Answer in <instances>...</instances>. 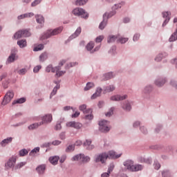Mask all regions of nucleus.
<instances>
[{"mask_svg": "<svg viewBox=\"0 0 177 177\" xmlns=\"http://www.w3.org/2000/svg\"><path fill=\"white\" fill-rule=\"evenodd\" d=\"M59 156H51L49 158V161L53 165H56L59 162Z\"/></svg>", "mask_w": 177, "mask_h": 177, "instance_id": "obj_19", "label": "nucleus"}, {"mask_svg": "<svg viewBox=\"0 0 177 177\" xmlns=\"http://www.w3.org/2000/svg\"><path fill=\"white\" fill-rule=\"evenodd\" d=\"M41 66H37L34 68L33 71H34V73H38L39 71V70H41Z\"/></svg>", "mask_w": 177, "mask_h": 177, "instance_id": "obj_56", "label": "nucleus"}, {"mask_svg": "<svg viewBox=\"0 0 177 177\" xmlns=\"http://www.w3.org/2000/svg\"><path fill=\"white\" fill-rule=\"evenodd\" d=\"M92 141L91 140H86V142L84 143V145L88 150H92L93 149V145H91Z\"/></svg>", "mask_w": 177, "mask_h": 177, "instance_id": "obj_20", "label": "nucleus"}, {"mask_svg": "<svg viewBox=\"0 0 177 177\" xmlns=\"http://www.w3.org/2000/svg\"><path fill=\"white\" fill-rule=\"evenodd\" d=\"M55 129L57 131H59V129H62V124H57V125L55 126Z\"/></svg>", "mask_w": 177, "mask_h": 177, "instance_id": "obj_62", "label": "nucleus"}, {"mask_svg": "<svg viewBox=\"0 0 177 177\" xmlns=\"http://www.w3.org/2000/svg\"><path fill=\"white\" fill-rule=\"evenodd\" d=\"M93 86H95V84L93 83L88 82L86 87L84 88V91H89V89L93 88Z\"/></svg>", "mask_w": 177, "mask_h": 177, "instance_id": "obj_34", "label": "nucleus"}, {"mask_svg": "<svg viewBox=\"0 0 177 177\" xmlns=\"http://www.w3.org/2000/svg\"><path fill=\"white\" fill-rule=\"evenodd\" d=\"M109 17H111V16L109 15L107 17V13H105L104 15V20L103 21H102L100 24V26H99V28L100 30H103L104 29V27H106V26L107 25V19Z\"/></svg>", "mask_w": 177, "mask_h": 177, "instance_id": "obj_13", "label": "nucleus"}, {"mask_svg": "<svg viewBox=\"0 0 177 177\" xmlns=\"http://www.w3.org/2000/svg\"><path fill=\"white\" fill-rule=\"evenodd\" d=\"M16 52H17V50H15L14 51L13 50L11 51V54L8 58L7 63H13V62H15V60L17 57Z\"/></svg>", "mask_w": 177, "mask_h": 177, "instance_id": "obj_16", "label": "nucleus"}, {"mask_svg": "<svg viewBox=\"0 0 177 177\" xmlns=\"http://www.w3.org/2000/svg\"><path fill=\"white\" fill-rule=\"evenodd\" d=\"M118 38L116 36H109L108 38V43L110 44L111 42H114Z\"/></svg>", "mask_w": 177, "mask_h": 177, "instance_id": "obj_40", "label": "nucleus"}, {"mask_svg": "<svg viewBox=\"0 0 177 177\" xmlns=\"http://www.w3.org/2000/svg\"><path fill=\"white\" fill-rule=\"evenodd\" d=\"M113 77H114L113 73H108L105 74V80H111V78H113Z\"/></svg>", "mask_w": 177, "mask_h": 177, "instance_id": "obj_42", "label": "nucleus"}, {"mask_svg": "<svg viewBox=\"0 0 177 177\" xmlns=\"http://www.w3.org/2000/svg\"><path fill=\"white\" fill-rule=\"evenodd\" d=\"M109 121L107 120H102L100 122V131L101 132H109L110 131V127H109Z\"/></svg>", "mask_w": 177, "mask_h": 177, "instance_id": "obj_9", "label": "nucleus"}, {"mask_svg": "<svg viewBox=\"0 0 177 177\" xmlns=\"http://www.w3.org/2000/svg\"><path fill=\"white\" fill-rule=\"evenodd\" d=\"M15 93L13 92L9 91L8 92L5 97L4 99L2 102L3 106H6V104H8V103H10V100H12V98L14 97Z\"/></svg>", "mask_w": 177, "mask_h": 177, "instance_id": "obj_11", "label": "nucleus"}, {"mask_svg": "<svg viewBox=\"0 0 177 177\" xmlns=\"http://www.w3.org/2000/svg\"><path fill=\"white\" fill-rule=\"evenodd\" d=\"M88 2V0H77L76 1V5L81 6L82 5H85V3H86Z\"/></svg>", "mask_w": 177, "mask_h": 177, "instance_id": "obj_38", "label": "nucleus"}, {"mask_svg": "<svg viewBox=\"0 0 177 177\" xmlns=\"http://www.w3.org/2000/svg\"><path fill=\"white\" fill-rule=\"evenodd\" d=\"M41 2H42V0H35V1L31 3V6H32V7L37 6V5H39V3H41Z\"/></svg>", "mask_w": 177, "mask_h": 177, "instance_id": "obj_45", "label": "nucleus"}, {"mask_svg": "<svg viewBox=\"0 0 177 177\" xmlns=\"http://www.w3.org/2000/svg\"><path fill=\"white\" fill-rule=\"evenodd\" d=\"M36 21L39 24H44L45 22L44 17L42 15H37L35 16Z\"/></svg>", "mask_w": 177, "mask_h": 177, "instance_id": "obj_23", "label": "nucleus"}, {"mask_svg": "<svg viewBox=\"0 0 177 177\" xmlns=\"http://www.w3.org/2000/svg\"><path fill=\"white\" fill-rule=\"evenodd\" d=\"M176 39H177V29H176V32H174L171 35V36L169 39V42H174V41H176Z\"/></svg>", "mask_w": 177, "mask_h": 177, "instance_id": "obj_26", "label": "nucleus"}, {"mask_svg": "<svg viewBox=\"0 0 177 177\" xmlns=\"http://www.w3.org/2000/svg\"><path fill=\"white\" fill-rule=\"evenodd\" d=\"M113 111H114V108H111L109 111H108L105 115L106 117H111V115H113Z\"/></svg>", "mask_w": 177, "mask_h": 177, "instance_id": "obj_44", "label": "nucleus"}, {"mask_svg": "<svg viewBox=\"0 0 177 177\" xmlns=\"http://www.w3.org/2000/svg\"><path fill=\"white\" fill-rule=\"evenodd\" d=\"M24 165H26V162H20L15 166V169H20V168L24 167Z\"/></svg>", "mask_w": 177, "mask_h": 177, "instance_id": "obj_46", "label": "nucleus"}, {"mask_svg": "<svg viewBox=\"0 0 177 177\" xmlns=\"http://www.w3.org/2000/svg\"><path fill=\"white\" fill-rule=\"evenodd\" d=\"M120 44H125V42H128V38L127 37H120L118 39Z\"/></svg>", "mask_w": 177, "mask_h": 177, "instance_id": "obj_41", "label": "nucleus"}, {"mask_svg": "<svg viewBox=\"0 0 177 177\" xmlns=\"http://www.w3.org/2000/svg\"><path fill=\"white\" fill-rule=\"evenodd\" d=\"M124 165L127 169L131 171L132 172H136L138 171H142L143 169V166L141 165H133V161L127 160L124 162Z\"/></svg>", "mask_w": 177, "mask_h": 177, "instance_id": "obj_3", "label": "nucleus"}, {"mask_svg": "<svg viewBox=\"0 0 177 177\" xmlns=\"http://www.w3.org/2000/svg\"><path fill=\"white\" fill-rule=\"evenodd\" d=\"M153 165L155 169H160V168H161V165H160L158 162H155Z\"/></svg>", "mask_w": 177, "mask_h": 177, "instance_id": "obj_50", "label": "nucleus"}, {"mask_svg": "<svg viewBox=\"0 0 177 177\" xmlns=\"http://www.w3.org/2000/svg\"><path fill=\"white\" fill-rule=\"evenodd\" d=\"M162 59V55L161 54H160L155 58L156 62H161Z\"/></svg>", "mask_w": 177, "mask_h": 177, "instance_id": "obj_54", "label": "nucleus"}, {"mask_svg": "<svg viewBox=\"0 0 177 177\" xmlns=\"http://www.w3.org/2000/svg\"><path fill=\"white\" fill-rule=\"evenodd\" d=\"M62 143V142H60L59 140H55L52 142V145H53L54 146H59V145H60Z\"/></svg>", "mask_w": 177, "mask_h": 177, "instance_id": "obj_58", "label": "nucleus"}, {"mask_svg": "<svg viewBox=\"0 0 177 177\" xmlns=\"http://www.w3.org/2000/svg\"><path fill=\"white\" fill-rule=\"evenodd\" d=\"M63 31V28L59 27L58 28H55L54 30H48L41 37V39H46L48 38H50V37H53V35H57V34H60Z\"/></svg>", "mask_w": 177, "mask_h": 177, "instance_id": "obj_4", "label": "nucleus"}, {"mask_svg": "<svg viewBox=\"0 0 177 177\" xmlns=\"http://www.w3.org/2000/svg\"><path fill=\"white\" fill-rule=\"evenodd\" d=\"M17 45L21 48H26L27 46V41L26 39H21L17 41Z\"/></svg>", "mask_w": 177, "mask_h": 177, "instance_id": "obj_24", "label": "nucleus"}, {"mask_svg": "<svg viewBox=\"0 0 177 177\" xmlns=\"http://www.w3.org/2000/svg\"><path fill=\"white\" fill-rule=\"evenodd\" d=\"M60 88L59 85H57L53 90L52 93L50 95V97L52 98V96H55V94L57 92V89Z\"/></svg>", "mask_w": 177, "mask_h": 177, "instance_id": "obj_37", "label": "nucleus"}, {"mask_svg": "<svg viewBox=\"0 0 177 177\" xmlns=\"http://www.w3.org/2000/svg\"><path fill=\"white\" fill-rule=\"evenodd\" d=\"M128 96L127 95H113L111 97V100L113 102H118L119 100H125Z\"/></svg>", "mask_w": 177, "mask_h": 177, "instance_id": "obj_14", "label": "nucleus"}, {"mask_svg": "<svg viewBox=\"0 0 177 177\" xmlns=\"http://www.w3.org/2000/svg\"><path fill=\"white\" fill-rule=\"evenodd\" d=\"M31 33L28 30H19L14 35L15 39H19V38H21L22 37H30Z\"/></svg>", "mask_w": 177, "mask_h": 177, "instance_id": "obj_7", "label": "nucleus"}, {"mask_svg": "<svg viewBox=\"0 0 177 177\" xmlns=\"http://www.w3.org/2000/svg\"><path fill=\"white\" fill-rule=\"evenodd\" d=\"M25 102H26V98L22 97L12 102V104H21V103H24Z\"/></svg>", "mask_w": 177, "mask_h": 177, "instance_id": "obj_30", "label": "nucleus"}, {"mask_svg": "<svg viewBox=\"0 0 177 177\" xmlns=\"http://www.w3.org/2000/svg\"><path fill=\"white\" fill-rule=\"evenodd\" d=\"M155 84L157 86H162L165 84V80H158L155 82Z\"/></svg>", "mask_w": 177, "mask_h": 177, "instance_id": "obj_33", "label": "nucleus"}, {"mask_svg": "<svg viewBox=\"0 0 177 177\" xmlns=\"http://www.w3.org/2000/svg\"><path fill=\"white\" fill-rule=\"evenodd\" d=\"M41 125H44V122L32 124L28 128L29 131H32L34 129H37V128H38V127H41Z\"/></svg>", "mask_w": 177, "mask_h": 177, "instance_id": "obj_18", "label": "nucleus"}, {"mask_svg": "<svg viewBox=\"0 0 177 177\" xmlns=\"http://www.w3.org/2000/svg\"><path fill=\"white\" fill-rule=\"evenodd\" d=\"M82 31V29L81 28V27L77 28L75 33L72 35L73 38H75L78 37V35L81 34Z\"/></svg>", "mask_w": 177, "mask_h": 177, "instance_id": "obj_28", "label": "nucleus"}, {"mask_svg": "<svg viewBox=\"0 0 177 177\" xmlns=\"http://www.w3.org/2000/svg\"><path fill=\"white\" fill-rule=\"evenodd\" d=\"M66 125L68 128H74L75 129H81L82 128V124L75 121L68 122Z\"/></svg>", "mask_w": 177, "mask_h": 177, "instance_id": "obj_10", "label": "nucleus"}, {"mask_svg": "<svg viewBox=\"0 0 177 177\" xmlns=\"http://www.w3.org/2000/svg\"><path fill=\"white\" fill-rule=\"evenodd\" d=\"M140 37V35L136 34L133 37V41H138L139 38Z\"/></svg>", "mask_w": 177, "mask_h": 177, "instance_id": "obj_57", "label": "nucleus"}, {"mask_svg": "<svg viewBox=\"0 0 177 177\" xmlns=\"http://www.w3.org/2000/svg\"><path fill=\"white\" fill-rule=\"evenodd\" d=\"M124 23H129L131 21V19L128 17H126L123 19Z\"/></svg>", "mask_w": 177, "mask_h": 177, "instance_id": "obj_64", "label": "nucleus"}, {"mask_svg": "<svg viewBox=\"0 0 177 177\" xmlns=\"http://www.w3.org/2000/svg\"><path fill=\"white\" fill-rule=\"evenodd\" d=\"M78 63L77 62H71L69 64L67 65V68H70V67H74L75 66H77Z\"/></svg>", "mask_w": 177, "mask_h": 177, "instance_id": "obj_52", "label": "nucleus"}, {"mask_svg": "<svg viewBox=\"0 0 177 177\" xmlns=\"http://www.w3.org/2000/svg\"><path fill=\"white\" fill-rule=\"evenodd\" d=\"M162 175L163 177H169V171L167 170L165 171H162Z\"/></svg>", "mask_w": 177, "mask_h": 177, "instance_id": "obj_55", "label": "nucleus"}, {"mask_svg": "<svg viewBox=\"0 0 177 177\" xmlns=\"http://www.w3.org/2000/svg\"><path fill=\"white\" fill-rule=\"evenodd\" d=\"M102 91L103 90L101 88H97L95 93L91 96V99H96V97H99L102 93Z\"/></svg>", "mask_w": 177, "mask_h": 177, "instance_id": "obj_21", "label": "nucleus"}, {"mask_svg": "<svg viewBox=\"0 0 177 177\" xmlns=\"http://www.w3.org/2000/svg\"><path fill=\"white\" fill-rule=\"evenodd\" d=\"M72 161H80L82 162H88L91 161V158L85 156L82 154L76 155L72 158Z\"/></svg>", "mask_w": 177, "mask_h": 177, "instance_id": "obj_8", "label": "nucleus"}, {"mask_svg": "<svg viewBox=\"0 0 177 177\" xmlns=\"http://www.w3.org/2000/svg\"><path fill=\"white\" fill-rule=\"evenodd\" d=\"M80 115V112L76 111L74 114L72 115V118H77Z\"/></svg>", "mask_w": 177, "mask_h": 177, "instance_id": "obj_59", "label": "nucleus"}, {"mask_svg": "<svg viewBox=\"0 0 177 177\" xmlns=\"http://www.w3.org/2000/svg\"><path fill=\"white\" fill-rule=\"evenodd\" d=\"M45 165L39 166L36 169L39 174H44L45 172Z\"/></svg>", "mask_w": 177, "mask_h": 177, "instance_id": "obj_27", "label": "nucleus"}, {"mask_svg": "<svg viewBox=\"0 0 177 177\" xmlns=\"http://www.w3.org/2000/svg\"><path fill=\"white\" fill-rule=\"evenodd\" d=\"M28 154V151L26 149H21L19 151L20 157H24V156H27Z\"/></svg>", "mask_w": 177, "mask_h": 177, "instance_id": "obj_32", "label": "nucleus"}, {"mask_svg": "<svg viewBox=\"0 0 177 177\" xmlns=\"http://www.w3.org/2000/svg\"><path fill=\"white\" fill-rule=\"evenodd\" d=\"M65 63H66V60H62L59 62V66L55 68H53L52 65H48L46 68V73H50V71L52 73H57L55 76L62 77V75H64V74H66V71H59L60 70V67H62V66H63Z\"/></svg>", "mask_w": 177, "mask_h": 177, "instance_id": "obj_2", "label": "nucleus"}, {"mask_svg": "<svg viewBox=\"0 0 177 177\" xmlns=\"http://www.w3.org/2000/svg\"><path fill=\"white\" fill-rule=\"evenodd\" d=\"M73 15L75 16H81L83 19H88V15L85 12V10L82 8H75L73 11Z\"/></svg>", "mask_w": 177, "mask_h": 177, "instance_id": "obj_6", "label": "nucleus"}, {"mask_svg": "<svg viewBox=\"0 0 177 177\" xmlns=\"http://www.w3.org/2000/svg\"><path fill=\"white\" fill-rule=\"evenodd\" d=\"M113 169H114V164H111L110 167L108 169L109 174H111V172H113Z\"/></svg>", "mask_w": 177, "mask_h": 177, "instance_id": "obj_51", "label": "nucleus"}, {"mask_svg": "<svg viewBox=\"0 0 177 177\" xmlns=\"http://www.w3.org/2000/svg\"><path fill=\"white\" fill-rule=\"evenodd\" d=\"M75 149V146L74 145H69L66 149V151L68 152V151H73Z\"/></svg>", "mask_w": 177, "mask_h": 177, "instance_id": "obj_48", "label": "nucleus"}, {"mask_svg": "<svg viewBox=\"0 0 177 177\" xmlns=\"http://www.w3.org/2000/svg\"><path fill=\"white\" fill-rule=\"evenodd\" d=\"M140 130L143 133H147V129H146L145 127H140Z\"/></svg>", "mask_w": 177, "mask_h": 177, "instance_id": "obj_61", "label": "nucleus"}, {"mask_svg": "<svg viewBox=\"0 0 177 177\" xmlns=\"http://www.w3.org/2000/svg\"><path fill=\"white\" fill-rule=\"evenodd\" d=\"M25 16V19H27L28 17H32V16H34V12H28L24 14Z\"/></svg>", "mask_w": 177, "mask_h": 177, "instance_id": "obj_49", "label": "nucleus"}, {"mask_svg": "<svg viewBox=\"0 0 177 177\" xmlns=\"http://www.w3.org/2000/svg\"><path fill=\"white\" fill-rule=\"evenodd\" d=\"M115 89V87L113 85H110L106 87L104 92H113Z\"/></svg>", "mask_w": 177, "mask_h": 177, "instance_id": "obj_31", "label": "nucleus"}, {"mask_svg": "<svg viewBox=\"0 0 177 177\" xmlns=\"http://www.w3.org/2000/svg\"><path fill=\"white\" fill-rule=\"evenodd\" d=\"M17 73L20 75H24V74H26L27 73V69H26V68L20 69L19 71H17Z\"/></svg>", "mask_w": 177, "mask_h": 177, "instance_id": "obj_43", "label": "nucleus"}, {"mask_svg": "<svg viewBox=\"0 0 177 177\" xmlns=\"http://www.w3.org/2000/svg\"><path fill=\"white\" fill-rule=\"evenodd\" d=\"M12 140H13V138H12V137L8 138L3 140V141H1V145L3 147H5L6 145H8V143L12 142Z\"/></svg>", "mask_w": 177, "mask_h": 177, "instance_id": "obj_22", "label": "nucleus"}, {"mask_svg": "<svg viewBox=\"0 0 177 177\" xmlns=\"http://www.w3.org/2000/svg\"><path fill=\"white\" fill-rule=\"evenodd\" d=\"M110 176V173H104L102 174L101 177H109Z\"/></svg>", "mask_w": 177, "mask_h": 177, "instance_id": "obj_63", "label": "nucleus"}, {"mask_svg": "<svg viewBox=\"0 0 177 177\" xmlns=\"http://www.w3.org/2000/svg\"><path fill=\"white\" fill-rule=\"evenodd\" d=\"M79 109L83 111L85 114V120H93V115H92V109H86V104H82L80 106Z\"/></svg>", "mask_w": 177, "mask_h": 177, "instance_id": "obj_5", "label": "nucleus"}, {"mask_svg": "<svg viewBox=\"0 0 177 177\" xmlns=\"http://www.w3.org/2000/svg\"><path fill=\"white\" fill-rule=\"evenodd\" d=\"M66 156H62V158H61L59 162H60L62 164H63V162H64V161H66Z\"/></svg>", "mask_w": 177, "mask_h": 177, "instance_id": "obj_60", "label": "nucleus"}, {"mask_svg": "<svg viewBox=\"0 0 177 177\" xmlns=\"http://www.w3.org/2000/svg\"><path fill=\"white\" fill-rule=\"evenodd\" d=\"M120 157H121V153L117 154L114 151H110L108 153H102L98 155L95 158V162L104 164L107 158H120Z\"/></svg>", "mask_w": 177, "mask_h": 177, "instance_id": "obj_1", "label": "nucleus"}, {"mask_svg": "<svg viewBox=\"0 0 177 177\" xmlns=\"http://www.w3.org/2000/svg\"><path fill=\"white\" fill-rule=\"evenodd\" d=\"M60 88L59 85H57L53 90L52 93L50 95V97L52 98V96H55V94L57 92V89Z\"/></svg>", "mask_w": 177, "mask_h": 177, "instance_id": "obj_36", "label": "nucleus"}, {"mask_svg": "<svg viewBox=\"0 0 177 177\" xmlns=\"http://www.w3.org/2000/svg\"><path fill=\"white\" fill-rule=\"evenodd\" d=\"M44 49V44H39L34 48L33 50L35 52H38V50H42Z\"/></svg>", "mask_w": 177, "mask_h": 177, "instance_id": "obj_39", "label": "nucleus"}, {"mask_svg": "<svg viewBox=\"0 0 177 177\" xmlns=\"http://www.w3.org/2000/svg\"><path fill=\"white\" fill-rule=\"evenodd\" d=\"M162 17L166 19L165 20V21L162 24V27H164V26H167V23H168V21H169V19H171V12H162Z\"/></svg>", "mask_w": 177, "mask_h": 177, "instance_id": "obj_15", "label": "nucleus"}, {"mask_svg": "<svg viewBox=\"0 0 177 177\" xmlns=\"http://www.w3.org/2000/svg\"><path fill=\"white\" fill-rule=\"evenodd\" d=\"M104 38V37L103 35L98 36L95 39V42L100 43V42H102V41H103Z\"/></svg>", "mask_w": 177, "mask_h": 177, "instance_id": "obj_47", "label": "nucleus"}, {"mask_svg": "<svg viewBox=\"0 0 177 177\" xmlns=\"http://www.w3.org/2000/svg\"><path fill=\"white\" fill-rule=\"evenodd\" d=\"M38 151H39V147H36L33 150L31 151V152L30 153V155L31 156V155L34 154V153H38Z\"/></svg>", "mask_w": 177, "mask_h": 177, "instance_id": "obj_53", "label": "nucleus"}, {"mask_svg": "<svg viewBox=\"0 0 177 177\" xmlns=\"http://www.w3.org/2000/svg\"><path fill=\"white\" fill-rule=\"evenodd\" d=\"M122 109L124 110H127V111H130L131 109L132 108L129 102H125V103L122 105Z\"/></svg>", "mask_w": 177, "mask_h": 177, "instance_id": "obj_25", "label": "nucleus"}, {"mask_svg": "<svg viewBox=\"0 0 177 177\" xmlns=\"http://www.w3.org/2000/svg\"><path fill=\"white\" fill-rule=\"evenodd\" d=\"M48 59V53H43L40 56H39V60L41 62H45Z\"/></svg>", "mask_w": 177, "mask_h": 177, "instance_id": "obj_29", "label": "nucleus"}, {"mask_svg": "<svg viewBox=\"0 0 177 177\" xmlns=\"http://www.w3.org/2000/svg\"><path fill=\"white\" fill-rule=\"evenodd\" d=\"M41 120L42 122H43V124H48L49 122H51L53 120L52 115H46L45 116L41 118Z\"/></svg>", "mask_w": 177, "mask_h": 177, "instance_id": "obj_17", "label": "nucleus"}, {"mask_svg": "<svg viewBox=\"0 0 177 177\" xmlns=\"http://www.w3.org/2000/svg\"><path fill=\"white\" fill-rule=\"evenodd\" d=\"M95 47V43L91 41L90 43H88L86 46V49L87 50H92V49H93V48Z\"/></svg>", "mask_w": 177, "mask_h": 177, "instance_id": "obj_35", "label": "nucleus"}, {"mask_svg": "<svg viewBox=\"0 0 177 177\" xmlns=\"http://www.w3.org/2000/svg\"><path fill=\"white\" fill-rule=\"evenodd\" d=\"M15 164H16V156H12L5 164V167L6 169H9L10 168H13V167H15Z\"/></svg>", "mask_w": 177, "mask_h": 177, "instance_id": "obj_12", "label": "nucleus"}]
</instances>
